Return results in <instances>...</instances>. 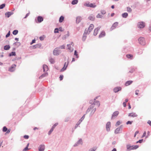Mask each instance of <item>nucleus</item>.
I'll return each instance as SVG.
<instances>
[{
	"instance_id": "obj_22",
	"label": "nucleus",
	"mask_w": 151,
	"mask_h": 151,
	"mask_svg": "<svg viewBox=\"0 0 151 151\" xmlns=\"http://www.w3.org/2000/svg\"><path fill=\"white\" fill-rule=\"evenodd\" d=\"M105 35V33L104 31L102 32L100 35H99V38H101L103 37Z\"/></svg>"
},
{
	"instance_id": "obj_60",
	"label": "nucleus",
	"mask_w": 151,
	"mask_h": 151,
	"mask_svg": "<svg viewBox=\"0 0 151 151\" xmlns=\"http://www.w3.org/2000/svg\"><path fill=\"white\" fill-rule=\"evenodd\" d=\"M139 132L138 131H137L135 132L134 135V137H135L136 136V134H138Z\"/></svg>"
},
{
	"instance_id": "obj_9",
	"label": "nucleus",
	"mask_w": 151,
	"mask_h": 151,
	"mask_svg": "<svg viewBox=\"0 0 151 151\" xmlns=\"http://www.w3.org/2000/svg\"><path fill=\"white\" fill-rule=\"evenodd\" d=\"M100 27H98L94 29L93 34L94 36H96L98 34L99 31V30Z\"/></svg>"
},
{
	"instance_id": "obj_45",
	"label": "nucleus",
	"mask_w": 151,
	"mask_h": 151,
	"mask_svg": "<svg viewBox=\"0 0 151 151\" xmlns=\"http://www.w3.org/2000/svg\"><path fill=\"white\" fill-rule=\"evenodd\" d=\"M44 36H41L40 37V39L41 40H44Z\"/></svg>"
},
{
	"instance_id": "obj_1",
	"label": "nucleus",
	"mask_w": 151,
	"mask_h": 151,
	"mask_svg": "<svg viewBox=\"0 0 151 151\" xmlns=\"http://www.w3.org/2000/svg\"><path fill=\"white\" fill-rule=\"evenodd\" d=\"M100 103L99 101H95L88 108L86 111V113H88L90 115L93 114L96 110V107H99Z\"/></svg>"
},
{
	"instance_id": "obj_50",
	"label": "nucleus",
	"mask_w": 151,
	"mask_h": 151,
	"mask_svg": "<svg viewBox=\"0 0 151 151\" xmlns=\"http://www.w3.org/2000/svg\"><path fill=\"white\" fill-rule=\"evenodd\" d=\"M74 55H76V57L77 58H78V54H77V52L76 51V50H75V52H74Z\"/></svg>"
},
{
	"instance_id": "obj_28",
	"label": "nucleus",
	"mask_w": 151,
	"mask_h": 151,
	"mask_svg": "<svg viewBox=\"0 0 151 151\" xmlns=\"http://www.w3.org/2000/svg\"><path fill=\"white\" fill-rule=\"evenodd\" d=\"M10 48V46L9 45H6L4 47V49L5 50H8Z\"/></svg>"
},
{
	"instance_id": "obj_11",
	"label": "nucleus",
	"mask_w": 151,
	"mask_h": 151,
	"mask_svg": "<svg viewBox=\"0 0 151 151\" xmlns=\"http://www.w3.org/2000/svg\"><path fill=\"white\" fill-rule=\"evenodd\" d=\"M122 88L120 87H117L115 88L114 89V91L115 93L119 91H120L121 90Z\"/></svg>"
},
{
	"instance_id": "obj_16",
	"label": "nucleus",
	"mask_w": 151,
	"mask_h": 151,
	"mask_svg": "<svg viewBox=\"0 0 151 151\" xmlns=\"http://www.w3.org/2000/svg\"><path fill=\"white\" fill-rule=\"evenodd\" d=\"M45 149L44 145H41L39 147V151H43Z\"/></svg>"
},
{
	"instance_id": "obj_64",
	"label": "nucleus",
	"mask_w": 151,
	"mask_h": 151,
	"mask_svg": "<svg viewBox=\"0 0 151 151\" xmlns=\"http://www.w3.org/2000/svg\"><path fill=\"white\" fill-rule=\"evenodd\" d=\"M69 33L68 32H67V34L66 35V36H65V37L69 36Z\"/></svg>"
},
{
	"instance_id": "obj_40",
	"label": "nucleus",
	"mask_w": 151,
	"mask_h": 151,
	"mask_svg": "<svg viewBox=\"0 0 151 151\" xmlns=\"http://www.w3.org/2000/svg\"><path fill=\"white\" fill-rule=\"evenodd\" d=\"M121 124V122L120 121H118L116 122L115 125L116 126H117Z\"/></svg>"
},
{
	"instance_id": "obj_51",
	"label": "nucleus",
	"mask_w": 151,
	"mask_h": 151,
	"mask_svg": "<svg viewBox=\"0 0 151 151\" xmlns=\"http://www.w3.org/2000/svg\"><path fill=\"white\" fill-rule=\"evenodd\" d=\"M16 53L15 52H12L11 54V55H15Z\"/></svg>"
},
{
	"instance_id": "obj_27",
	"label": "nucleus",
	"mask_w": 151,
	"mask_h": 151,
	"mask_svg": "<svg viewBox=\"0 0 151 151\" xmlns=\"http://www.w3.org/2000/svg\"><path fill=\"white\" fill-rule=\"evenodd\" d=\"M126 57L128 58H130L132 59L133 58V55L131 54H127L126 55Z\"/></svg>"
},
{
	"instance_id": "obj_17",
	"label": "nucleus",
	"mask_w": 151,
	"mask_h": 151,
	"mask_svg": "<svg viewBox=\"0 0 151 151\" xmlns=\"http://www.w3.org/2000/svg\"><path fill=\"white\" fill-rule=\"evenodd\" d=\"M85 118L84 115L81 118V119L79 120L78 122L79 123L78 124H77L75 126V128H76L78 126L79 124L82 122V120L84 119Z\"/></svg>"
},
{
	"instance_id": "obj_15",
	"label": "nucleus",
	"mask_w": 151,
	"mask_h": 151,
	"mask_svg": "<svg viewBox=\"0 0 151 151\" xmlns=\"http://www.w3.org/2000/svg\"><path fill=\"white\" fill-rule=\"evenodd\" d=\"M13 14V12H6V13H5V15L6 17L8 18L12 14Z\"/></svg>"
},
{
	"instance_id": "obj_41",
	"label": "nucleus",
	"mask_w": 151,
	"mask_h": 151,
	"mask_svg": "<svg viewBox=\"0 0 151 151\" xmlns=\"http://www.w3.org/2000/svg\"><path fill=\"white\" fill-rule=\"evenodd\" d=\"M132 146H133V149H136L138 147V146L137 145H133Z\"/></svg>"
},
{
	"instance_id": "obj_39",
	"label": "nucleus",
	"mask_w": 151,
	"mask_h": 151,
	"mask_svg": "<svg viewBox=\"0 0 151 151\" xmlns=\"http://www.w3.org/2000/svg\"><path fill=\"white\" fill-rule=\"evenodd\" d=\"M5 5V4H1V5H0V9H2L3 8H4Z\"/></svg>"
},
{
	"instance_id": "obj_13",
	"label": "nucleus",
	"mask_w": 151,
	"mask_h": 151,
	"mask_svg": "<svg viewBox=\"0 0 151 151\" xmlns=\"http://www.w3.org/2000/svg\"><path fill=\"white\" fill-rule=\"evenodd\" d=\"M119 114V112L118 111H115L112 115L111 119H113L115 117H116Z\"/></svg>"
},
{
	"instance_id": "obj_20",
	"label": "nucleus",
	"mask_w": 151,
	"mask_h": 151,
	"mask_svg": "<svg viewBox=\"0 0 151 151\" xmlns=\"http://www.w3.org/2000/svg\"><path fill=\"white\" fill-rule=\"evenodd\" d=\"M16 66L15 65H12L9 69V71L11 72L13 71L14 70V67Z\"/></svg>"
},
{
	"instance_id": "obj_34",
	"label": "nucleus",
	"mask_w": 151,
	"mask_h": 151,
	"mask_svg": "<svg viewBox=\"0 0 151 151\" xmlns=\"http://www.w3.org/2000/svg\"><path fill=\"white\" fill-rule=\"evenodd\" d=\"M127 11L129 12H131L132 11V9L130 7H127Z\"/></svg>"
},
{
	"instance_id": "obj_19",
	"label": "nucleus",
	"mask_w": 151,
	"mask_h": 151,
	"mask_svg": "<svg viewBox=\"0 0 151 151\" xmlns=\"http://www.w3.org/2000/svg\"><path fill=\"white\" fill-rule=\"evenodd\" d=\"M43 69L44 72H46L48 70V68L47 65H43Z\"/></svg>"
},
{
	"instance_id": "obj_31",
	"label": "nucleus",
	"mask_w": 151,
	"mask_h": 151,
	"mask_svg": "<svg viewBox=\"0 0 151 151\" xmlns=\"http://www.w3.org/2000/svg\"><path fill=\"white\" fill-rule=\"evenodd\" d=\"M81 19V17H77L76 19V22L78 23L80 22Z\"/></svg>"
},
{
	"instance_id": "obj_47",
	"label": "nucleus",
	"mask_w": 151,
	"mask_h": 151,
	"mask_svg": "<svg viewBox=\"0 0 151 151\" xmlns=\"http://www.w3.org/2000/svg\"><path fill=\"white\" fill-rule=\"evenodd\" d=\"M96 149V148L91 149L89 150V151H95Z\"/></svg>"
},
{
	"instance_id": "obj_37",
	"label": "nucleus",
	"mask_w": 151,
	"mask_h": 151,
	"mask_svg": "<svg viewBox=\"0 0 151 151\" xmlns=\"http://www.w3.org/2000/svg\"><path fill=\"white\" fill-rule=\"evenodd\" d=\"M29 145V144H28L27 145V146L22 151H27L28 150V147Z\"/></svg>"
},
{
	"instance_id": "obj_35",
	"label": "nucleus",
	"mask_w": 151,
	"mask_h": 151,
	"mask_svg": "<svg viewBox=\"0 0 151 151\" xmlns=\"http://www.w3.org/2000/svg\"><path fill=\"white\" fill-rule=\"evenodd\" d=\"M49 61L51 63H55V60L52 58L50 59Z\"/></svg>"
},
{
	"instance_id": "obj_5",
	"label": "nucleus",
	"mask_w": 151,
	"mask_h": 151,
	"mask_svg": "<svg viewBox=\"0 0 151 151\" xmlns=\"http://www.w3.org/2000/svg\"><path fill=\"white\" fill-rule=\"evenodd\" d=\"M94 27V26L93 24H91L88 28V31L86 30V32H88L89 34L93 29Z\"/></svg>"
},
{
	"instance_id": "obj_56",
	"label": "nucleus",
	"mask_w": 151,
	"mask_h": 151,
	"mask_svg": "<svg viewBox=\"0 0 151 151\" xmlns=\"http://www.w3.org/2000/svg\"><path fill=\"white\" fill-rule=\"evenodd\" d=\"M58 31H63V30H62V28L61 27H60L58 29Z\"/></svg>"
},
{
	"instance_id": "obj_26",
	"label": "nucleus",
	"mask_w": 151,
	"mask_h": 151,
	"mask_svg": "<svg viewBox=\"0 0 151 151\" xmlns=\"http://www.w3.org/2000/svg\"><path fill=\"white\" fill-rule=\"evenodd\" d=\"M64 18L63 16H61L59 19V22L61 23L63 22L64 20Z\"/></svg>"
},
{
	"instance_id": "obj_32",
	"label": "nucleus",
	"mask_w": 151,
	"mask_h": 151,
	"mask_svg": "<svg viewBox=\"0 0 151 151\" xmlns=\"http://www.w3.org/2000/svg\"><path fill=\"white\" fill-rule=\"evenodd\" d=\"M78 2V0H74L72 1V4H77Z\"/></svg>"
},
{
	"instance_id": "obj_52",
	"label": "nucleus",
	"mask_w": 151,
	"mask_h": 151,
	"mask_svg": "<svg viewBox=\"0 0 151 151\" xmlns=\"http://www.w3.org/2000/svg\"><path fill=\"white\" fill-rule=\"evenodd\" d=\"M63 75H60V81L62 80L63 79Z\"/></svg>"
},
{
	"instance_id": "obj_2",
	"label": "nucleus",
	"mask_w": 151,
	"mask_h": 151,
	"mask_svg": "<svg viewBox=\"0 0 151 151\" xmlns=\"http://www.w3.org/2000/svg\"><path fill=\"white\" fill-rule=\"evenodd\" d=\"M85 6L89 7L91 8H95L96 7V5L95 3H91L89 2L86 3L84 4Z\"/></svg>"
},
{
	"instance_id": "obj_57",
	"label": "nucleus",
	"mask_w": 151,
	"mask_h": 151,
	"mask_svg": "<svg viewBox=\"0 0 151 151\" xmlns=\"http://www.w3.org/2000/svg\"><path fill=\"white\" fill-rule=\"evenodd\" d=\"M142 141H143L142 139L139 140V141L137 142V143L139 142V143H141L142 142Z\"/></svg>"
},
{
	"instance_id": "obj_25",
	"label": "nucleus",
	"mask_w": 151,
	"mask_h": 151,
	"mask_svg": "<svg viewBox=\"0 0 151 151\" xmlns=\"http://www.w3.org/2000/svg\"><path fill=\"white\" fill-rule=\"evenodd\" d=\"M128 16V14L127 13L125 12L124 13H123L122 14V17L123 18H126Z\"/></svg>"
},
{
	"instance_id": "obj_55",
	"label": "nucleus",
	"mask_w": 151,
	"mask_h": 151,
	"mask_svg": "<svg viewBox=\"0 0 151 151\" xmlns=\"http://www.w3.org/2000/svg\"><path fill=\"white\" fill-rule=\"evenodd\" d=\"M24 137L26 139H27L29 138V137L28 135H25L24 136Z\"/></svg>"
},
{
	"instance_id": "obj_38",
	"label": "nucleus",
	"mask_w": 151,
	"mask_h": 151,
	"mask_svg": "<svg viewBox=\"0 0 151 151\" xmlns=\"http://www.w3.org/2000/svg\"><path fill=\"white\" fill-rule=\"evenodd\" d=\"M7 128L6 127H4L3 128V131L4 132H6L7 130Z\"/></svg>"
},
{
	"instance_id": "obj_3",
	"label": "nucleus",
	"mask_w": 151,
	"mask_h": 151,
	"mask_svg": "<svg viewBox=\"0 0 151 151\" xmlns=\"http://www.w3.org/2000/svg\"><path fill=\"white\" fill-rule=\"evenodd\" d=\"M138 41L139 44L142 45H145V40L144 37H140L138 39Z\"/></svg>"
},
{
	"instance_id": "obj_6",
	"label": "nucleus",
	"mask_w": 151,
	"mask_h": 151,
	"mask_svg": "<svg viewBox=\"0 0 151 151\" xmlns=\"http://www.w3.org/2000/svg\"><path fill=\"white\" fill-rule=\"evenodd\" d=\"M60 52V51L57 48H55L53 51V54L54 55H57L59 54Z\"/></svg>"
},
{
	"instance_id": "obj_10",
	"label": "nucleus",
	"mask_w": 151,
	"mask_h": 151,
	"mask_svg": "<svg viewBox=\"0 0 151 151\" xmlns=\"http://www.w3.org/2000/svg\"><path fill=\"white\" fill-rule=\"evenodd\" d=\"M89 34V33H88V32H86V30L83 34V36L82 37V39L84 40H85L86 39L87 35Z\"/></svg>"
},
{
	"instance_id": "obj_63",
	"label": "nucleus",
	"mask_w": 151,
	"mask_h": 151,
	"mask_svg": "<svg viewBox=\"0 0 151 151\" xmlns=\"http://www.w3.org/2000/svg\"><path fill=\"white\" fill-rule=\"evenodd\" d=\"M123 106L124 107H126V103L125 102H123Z\"/></svg>"
},
{
	"instance_id": "obj_59",
	"label": "nucleus",
	"mask_w": 151,
	"mask_h": 151,
	"mask_svg": "<svg viewBox=\"0 0 151 151\" xmlns=\"http://www.w3.org/2000/svg\"><path fill=\"white\" fill-rule=\"evenodd\" d=\"M139 92V90H136L135 91V94L136 95H138V92Z\"/></svg>"
},
{
	"instance_id": "obj_48",
	"label": "nucleus",
	"mask_w": 151,
	"mask_h": 151,
	"mask_svg": "<svg viewBox=\"0 0 151 151\" xmlns=\"http://www.w3.org/2000/svg\"><path fill=\"white\" fill-rule=\"evenodd\" d=\"M54 32L55 33H58V29L57 28H55L54 30Z\"/></svg>"
},
{
	"instance_id": "obj_23",
	"label": "nucleus",
	"mask_w": 151,
	"mask_h": 151,
	"mask_svg": "<svg viewBox=\"0 0 151 151\" xmlns=\"http://www.w3.org/2000/svg\"><path fill=\"white\" fill-rule=\"evenodd\" d=\"M133 81H129L126 82L125 83V86H127L130 85L132 83Z\"/></svg>"
},
{
	"instance_id": "obj_14",
	"label": "nucleus",
	"mask_w": 151,
	"mask_h": 151,
	"mask_svg": "<svg viewBox=\"0 0 151 151\" xmlns=\"http://www.w3.org/2000/svg\"><path fill=\"white\" fill-rule=\"evenodd\" d=\"M41 46V44H37L35 45H33L32 46V48L33 49H35L37 48H40Z\"/></svg>"
},
{
	"instance_id": "obj_58",
	"label": "nucleus",
	"mask_w": 151,
	"mask_h": 151,
	"mask_svg": "<svg viewBox=\"0 0 151 151\" xmlns=\"http://www.w3.org/2000/svg\"><path fill=\"white\" fill-rule=\"evenodd\" d=\"M147 123L151 126V121L150 120L148 121Z\"/></svg>"
},
{
	"instance_id": "obj_29",
	"label": "nucleus",
	"mask_w": 151,
	"mask_h": 151,
	"mask_svg": "<svg viewBox=\"0 0 151 151\" xmlns=\"http://www.w3.org/2000/svg\"><path fill=\"white\" fill-rule=\"evenodd\" d=\"M120 129L119 128H116L115 130L114 133L116 134H118L119 133Z\"/></svg>"
},
{
	"instance_id": "obj_21",
	"label": "nucleus",
	"mask_w": 151,
	"mask_h": 151,
	"mask_svg": "<svg viewBox=\"0 0 151 151\" xmlns=\"http://www.w3.org/2000/svg\"><path fill=\"white\" fill-rule=\"evenodd\" d=\"M95 16L92 14L90 15L88 17L89 20L91 21H93L95 19Z\"/></svg>"
},
{
	"instance_id": "obj_4",
	"label": "nucleus",
	"mask_w": 151,
	"mask_h": 151,
	"mask_svg": "<svg viewBox=\"0 0 151 151\" xmlns=\"http://www.w3.org/2000/svg\"><path fill=\"white\" fill-rule=\"evenodd\" d=\"M137 25L139 28H143L145 27V24L144 22H141L138 23Z\"/></svg>"
},
{
	"instance_id": "obj_24",
	"label": "nucleus",
	"mask_w": 151,
	"mask_h": 151,
	"mask_svg": "<svg viewBox=\"0 0 151 151\" xmlns=\"http://www.w3.org/2000/svg\"><path fill=\"white\" fill-rule=\"evenodd\" d=\"M118 22H116L114 23V24L111 27V28L112 29H113L114 28H115L117 26H118Z\"/></svg>"
},
{
	"instance_id": "obj_12",
	"label": "nucleus",
	"mask_w": 151,
	"mask_h": 151,
	"mask_svg": "<svg viewBox=\"0 0 151 151\" xmlns=\"http://www.w3.org/2000/svg\"><path fill=\"white\" fill-rule=\"evenodd\" d=\"M68 62L67 64L66 62L65 63L64 66L61 69V71H64L66 69V68L68 66Z\"/></svg>"
},
{
	"instance_id": "obj_61",
	"label": "nucleus",
	"mask_w": 151,
	"mask_h": 151,
	"mask_svg": "<svg viewBox=\"0 0 151 151\" xmlns=\"http://www.w3.org/2000/svg\"><path fill=\"white\" fill-rule=\"evenodd\" d=\"M146 135V132H145L143 133V135H142V137L145 136Z\"/></svg>"
},
{
	"instance_id": "obj_42",
	"label": "nucleus",
	"mask_w": 151,
	"mask_h": 151,
	"mask_svg": "<svg viewBox=\"0 0 151 151\" xmlns=\"http://www.w3.org/2000/svg\"><path fill=\"white\" fill-rule=\"evenodd\" d=\"M133 122V121H128L126 122V124H131L132 123V122Z\"/></svg>"
},
{
	"instance_id": "obj_7",
	"label": "nucleus",
	"mask_w": 151,
	"mask_h": 151,
	"mask_svg": "<svg viewBox=\"0 0 151 151\" xmlns=\"http://www.w3.org/2000/svg\"><path fill=\"white\" fill-rule=\"evenodd\" d=\"M128 116L131 117H135L137 116V115L135 113L132 112L129 113Z\"/></svg>"
},
{
	"instance_id": "obj_62",
	"label": "nucleus",
	"mask_w": 151,
	"mask_h": 151,
	"mask_svg": "<svg viewBox=\"0 0 151 151\" xmlns=\"http://www.w3.org/2000/svg\"><path fill=\"white\" fill-rule=\"evenodd\" d=\"M65 46H61L60 47V48H61V49H64V48H65Z\"/></svg>"
},
{
	"instance_id": "obj_8",
	"label": "nucleus",
	"mask_w": 151,
	"mask_h": 151,
	"mask_svg": "<svg viewBox=\"0 0 151 151\" xmlns=\"http://www.w3.org/2000/svg\"><path fill=\"white\" fill-rule=\"evenodd\" d=\"M111 127V123L110 122H108L106 125V130L107 131H109L110 130V127Z\"/></svg>"
},
{
	"instance_id": "obj_30",
	"label": "nucleus",
	"mask_w": 151,
	"mask_h": 151,
	"mask_svg": "<svg viewBox=\"0 0 151 151\" xmlns=\"http://www.w3.org/2000/svg\"><path fill=\"white\" fill-rule=\"evenodd\" d=\"M133 146H130L129 145H127V149L128 150H133Z\"/></svg>"
},
{
	"instance_id": "obj_18",
	"label": "nucleus",
	"mask_w": 151,
	"mask_h": 151,
	"mask_svg": "<svg viewBox=\"0 0 151 151\" xmlns=\"http://www.w3.org/2000/svg\"><path fill=\"white\" fill-rule=\"evenodd\" d=\"M38 22L39 23L43 21V18L42 17L39 16L37 18Z\"/></svg>"
},
{
	"instance_id": "obj_49",
	"label": "nucleus",
	"mask_w": 151,
	"mask_h": 151,
	"mask_svg": "<svg viewBox=\"0 0 151 151\" xmlns=\"http://www.w3.org/2000/svg\"><path fill=\"white\" fill-rule=\"evenodd\" d=\"M10 35V32L9 31L7 34L6 35V37H8L9 35Z\"/></svg>"
},
{
	"instance_id": "obj_54",
	"label": "nucleus",
	"mask_w": 151,
	"mask_h": 151,
	"mask_svg": "<svg viewBox=\"0 0 151 151\" xmlns=\"http://www.w3.org/2000/svg\"><path fill=\"white\" fill-rule=\"evenodd\" d=\"M35 40H32V42L30 43V45H32V44L35 43Z\"/></svg>"
},
{
	"instance_id": "obj_33",
	"label": "nucleus",
	"mask_w": 151,
	"mask_h": 151,
	"mask_svg": "<svg viewBox=\"0 0 151 151\" xmlns=\"http://www.w3.org/2000/svg\"><path fill=\"white\" fill-rule=\"evenodd\" d=\"M18 30H14L13 32V34L14 35H16L18 33Z\"/></svg>"
},
{
	"instance_id": "obj_36",
	"label": "nucleus",
	"mask_w": 151,
	"mask_h": 151,
	"mask_svg": "<svg viewBox=\"0 0 151 151\" xmlns=\"http://www.w3.org/2000/svg\"><path fill=\"white\" fill-rule=\"evenodd\" d=\"M102 17V16L100 14H98L96 16V17L98 18H101Z\"/></svg>"
},
{
	"instance_id": "obj_46",
	"label": "nucleus",
	"mask_w": 151,
	"mask_h": 151,
	"mask_svg": "<svg viewBox=\"0 0 151 151\" xmlns=\"http://www.w3.org/2000/svg\"><path fill=\"white\" fill-rule=\"evenodd\" d=\"M101 13L102 14H104L106 13V12L105 10H102L101 11Z\"/></svg>"
},
{
	"instance_id": "obj_43",
	"label": "nucleus",
	"mask_w": 151,
	"mask_h": 151,
	"mask_svg": "<svg viewBox=\"0 0 151 151\" xmlns=\"http://www.w3.org/2000/svg\"><path fill=\"white\" fill-rule=\"evenodd\" d=\"M58 124V123H55L52 126V128L54 129L55 127Z\"/></svg>"
},
{
	"instance_id": "obj_53",
	"label": "nucleus",
	"mask_w": 151,
	"mask_h": 151,
	"mask_svg": "<svg viewBox=\"0 0 151 151\" xmlns=\"http://www.w3.org/2000/svg\"><path fill=\"white\" fill-rule=\"evenodd\" d=\"M70 45H68V49H69L71 51H72L73 50V49H71V48L70 47H69V46H70Z\"/></svg>"
},
{
	"instance_id": "obj_44",
	"label": "nucleus",
	"mask_w": 151,
	"mask_h": 151,
	"mask_svg": "<svg viewBox=\"0 0 151 151\" xmlns=\"http://www.w3.org/2000/svg\"><path fill=\"white\" fill-rule=\"evenodd\" d=\"M53 130H54V129H53L52 128L49 131V132H48V134L49 135L50 134H51V132L53 131Z\"/></svg>"
}]
</instances>
